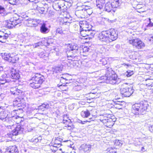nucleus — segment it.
<instances>
[{"mask_svg": "<svg viewBox=\"0 0 153 153\" xmlns=\"http://www.w3.org/2000/svg\"><path fill=\"white\" fill-rule=\"evenodd\" d=\"M81 147L83 149V151L85 152H87L88 151L90 150L91 149V145L88 144H83Z\"/></svg>", "mask_w": 153, "mask_h": 153, "instance_id": "nucleus-28", "label": "nucleus"}, {"mask_svg": "<svg viewBox=\"0 0 153 153\" xmlns=\"http://www.w3.org/2000/svg\"><path fill=\"white\" fill-rule=\"evenodd\" d=\"M133 87L127 83H124L120 86V93L124 97H129L133 93Z\"/></svg>", "mask_w": 153, "mask_h": 153, "instance_id": "nucleus-6", "label": "nucleus"}, {"mask_svg": "<svg viewBox=\"0 0 153 153\" xmlns=\"http://www.w3.org/2000/svg\"><path fill=\"white\" fill-rule=\"evenodd\" d=\"M56 33H59L61 35L65 34L67 33L68 31L65 30H62L61 28H57L56 31Z\"/></svg>", "mask_w": 153, "mask_h": 153, "instance_id": "nucleus-27", "label": "nucleus"}, {"mask_svg": "<svg viewBox=\"0 0 153 153\" xmlns=\"http://www.w3.org/2000/svg\"><path fill=\"white\" fill-rule=\"evenodd\" d=\"M53 74L57 73L62 71V68L60 67H55L52 69Z\"/></svg>", "mask_w": 153, "mask_h": 153, "instance_id": "nucleus-31", "label": "nucleus"}, {"mask_svg": "<svg viewBox=\"0 0 153 153\" xmlns=\"http://www.w3.org/2000/svg\"><path fill=\"white\" fill-rule=\"evenodd\" d=\"M6 36H0V42L2 43L5 42L8 37L9 34H6Z\"/></svg>", "mask_w": 153, "mask_h": 153, "instance_id": "nucleus-33", "label": "nucleus"}, {"mask_svg": "<svg viewBox=\"0 0 153 153\" xmlns=\"http://www.w3.org/2000/svg\"><path fill=\"white\" fill-rule=\"evenodd\" d=\"M107 151L110 153H115V152L114 149L112 147L108 148L107 149Z\"/></svg>", "mask_w": 153, "mask_h": 153, "instance_id": "nucleus-41", "label": "nucleus"}, {"mask_svg": "<svg viewBox=\"0 0 153 153\" xmlns=\"http://www.w3.org/2000/svg\"><path fill=\"white\" fill-rule=\"evenodd\" d=\"M39 108L41 109H43L44 108L48 109L49 107V104L45 103L42 104L41 105L39 106Z\"/></svg>", "mask_w": 153, "mask_h": 153, "instance_id": "nucleus-37", "label": "nucleus"}, {"mask_svg": "<svg viewBox=\"0 0 153 153\" xmlns=\"http://www.w3.org/2000/svg\"><path fill=\"white\" fill-rule=\"evenodd\" d=\"M149 107L147 101H142L139 103H136L132 106V112L135 114H143Z\"/></svg>", "mask_w": 153, "mask_h": 153, "instance_id": "nucleus-3", "label": "nucleus"}, {"mask_svg": "<svg viewBox=\"0 0 153 153\" xmlns=\"http://www.w3.org/2000/svg\"><path fill=\"white\" fill-rule=\"evenodd\" d=\"M81 115L83 118H87L90 116L91 114L89 111L87 110L85 111H82L81 112Z\"/></svg>", "mask_w": 153, "mask_h": 153, "instance_id": "nucleus-21", "label": "nucleus"}, {"mask_svg": "<svg viewBox=\"0 0 153 153\" xmlns=\"http://www.w3.org/2000/svg\"><path fill=\"white\" fill-rule=\"evenodd\" d=\"M44 80L45 78L43 76L36 74L32 78L30 85L34 88H38L41 87V85Z\"/></svg>", "mask_w": 153, "mask_h": 153, "instance_id": "nucleus-4", "label": "nucleus"}, {"mask_svg": "<svg viewBox=\"0 0 153 153\" xmlns=\"http://www.w3.org/2000/svg\"><path fill=\"white\" fill-rule=\"evenodd\" d=\"M6 34H8L7 33H5L3 31L0 30V36H6Z\"/></svg>", "mask_w": 153, "mask_h": 153, "instance_id": "nucleus-51", "label": "nucleus"}, {"mask_svg": "<svg viewBox=\"0 0 153 153\" xmlns=\"http://www.w3.org/2000/svg\"><path fill=\"white\" fill-rule=\"evenodd\" d=\"M143 5L141 4H138L137 5L136 7L137 9H138L139 10L143 9Z\"/></svg>", "mask_w": 153, "mask_h": 153, "instance_id": "nucleus-47", "label": "nucleus"}, {"mask_svg": "<svg viewBox=\"0 0 153 153\" xmlns=\"http://www.w3.org/2000/svg\"><path fill=\"white\" fill-rule=\"evenodd\" d=\"M148 25L150 27L153 26V23L151 22L150 20V23L148 24Z\"/></svg>", "mask_w": 153, "mask_h": 153, "instance_id": "nucleus-61", "label": "nucleus"}, {"mask_svg": "<svg viewBox=\"0 0 153 153\" xmlns=\"http://www.w3.org/2000/svg\"><path fill=\"white\" fill-rule=\"evenodd\" d=\"M126 73V76L127 77H130L134 74V72L133 71L128 70L127 71Z\"/></svg>", "mask_w": 153, "mask_h": 153, "instance_id": "nucleus-44", "label": "nucleus"}, {"mask_svg": "<svg viewBox=\"0 0 153 153\" xmlns=\"http://www.w3.org/2000/svg\"><path fill=\"white\" fill-rule=\"evenodd\" d=\"M107 60L105 58H100L98 62V63L100 64H102L103 65H105L107 64Z\"/></svg>", "mask_w": 153, "mask_h": 153, "instance_id": "nucleus-32", "label": "nucleus"}, {"mask_svg": "<svg viewBox=\"0 0 153 153\" xmlns=\"http://www.w3.org/2000/svg\"><path fill=\"white\" fill-rule=\"evenodd\" d=\"M14 21H15L16 25H17L18 24H19L21 22V20L19 18L18 19H15Z\"/></svg>", "mask_w": 153, "mask_h": 153, "instance_id": "nucleus-52", "label": "nucleus"}, {"mask_svg": "<svg viewBox=\"0 0 153 153\" xmlns=\"http://www.w3.org/2000/svg\"><path fill=\"white\" fill-rule=\"evenodd\" d=\"M5 153H18V149L15 146H10L6 149Z\"/></svg>", "mask_w": 153, "mask_h": 153, "instance_id": "nucleus-12", "label": "nucleus"}, {"mask_svg": "<svg viewBox=\"0 0 153 153\" xmlns=\"http://www.w3.org/2000/svg\"><path fill=\"white\" fill-rule=\"evenodd\" d=\"M94 120L92 118H89L88 120H86V121L87 122H90L91 121H93Z\"/></svg>", "mask_w": 153, "mask_h": 153, "instance_id": "nucleus-57", "label": "nucleus"}, {"mask_svg": "<svg viewBox=\"0 0 153 153\" xmlns=\"http://www.w3.org/2000/svg\"><path fill=\"white\" fill-rule=\"evenodd\" d=\"M7 27L10 28H13L16 26L15 21L12 19H11V20L8 22L7 25Z\"/></svg>", "mask_w": 153, "mask_h": 153, "instance_id": "nucleus-26", "label": "nucleus"}, {"mask_svg": "<svg viewBox=\"0 0 153 153\" xmlns=\"http://www.w3.org/2000/svg\"><path fill=\"white\" fill-rule=\"evenodd\" d=\"M146 85H148L149 88L153 87V79H147L146 80Z\"/></svg>", "mask_w": 153, "mask_h": 153, "instance_id": "nucleus-30", "label": "nucleus"}, {"mask_svg": "<svg viewBox=\"0 0 153 153\" xmlns=\"http://www.w3.org/2000/svg\"><path fill=\"white\" fill-rule=\"evenodd\" d=\"M19 18L21 20H28L27 19L28 16L25 14L19 16Z\"/></svg>", "mask_w": 153, "mask_h": 153, "instance_id": "nucleus-38", "label": "nucleus"}, {"mask_svg": "<svg viewBox=\"0 0 153 153\" xmlns=\"http://www.w3.org/2000/svg\"><path fill=\"white\" fill-rule=\"evenodd\" d=\"M11 77L16 80H18L20 77L19 71L14 69H12L11 71Z\"/></svg>", "mask_w": 153, "mask_h": 153, "instance_id": "nucleus-11", "label": "nucleus"}, {"mask_svg": "<svg viewBox=\"0 0 153 153\" xmlns=\"http://www.w3.org/2000/svg\"><path fill=\"white\" fill-rule=\"evenodd\" d=\"M62 139L60 138L57 137L55 140L54 142L56 143L58 146L61 145V142L62 141Z\"/></svg>", "mask_w": 153, "mask_h": 153, "instance_id": "nucleus-36", "label": "nucleus"}, {"mask_svg": "<svg viewBox=\"0 0 153 153\" xmlns=\"http://www.w3.org/2000/svg\"><path fill=\"white\" fill-rule=\"evenodd\" d=\"M39 56L41 58L45 59L48 56V54L45 53L44 52H41L39 54Z\"/></svg>", "mask_w": 153, "mask_h": 153, "instance_id": "nucleus-39", "label": "nucleus"}, {"mask_svg": "<svg viewBox=\"0 0 153 153\" xmlns=\"http://www.w3.org/2000/svg\"><path fill=\"white\" fill-rule=\"evenodd\" d=\"M66 19H67L66 17L65 19H64L63 22H62V23L63 25H67L68 26L70 23V21H66Z\"/></svg>", "mask_w": 153, "mask_h": 153, "instance_id": "nucleus-43", "label": "nucleus"}, {"mask_svg": "<svg viewBox=\"0 0 153 153\" xmlns=\"http://www.w3.org/2000/svg\"><path fill=\"white\" fill-rule=\"evenodd\" d=\"M89 48L88 47L85 46L84 47L82 50V53H83V54L82 55L84 56H86L87 54L86 53L89 51Z\"/></svg>", "mask_w": 153, "mask_h": 153, "instance_id": "nucleus-34", "label": "nucleus"}, {"mask_svg": "<svg viewBox=\"0 0 153 153\" xmlns=\"http://www.w3.org/2000/svg\"><path fill=\"white\" fill-rule=\"evenodd\" d=\"M10 81L9 78L6 74L2 75L0 78V81H5V82H9Z\"/></svg>", "mask_w": 153, "mask_h": 153, "instance_id": "nucleus-23", "label": "nucleus"}, {"mask_svg": "<svg viewBox=\"0 0 153 153\" xmlns=\"http://www.w3.org/2000/svg\"><path fill=\"white\" fill-rule=\"evenodd\" d=\"M138 10L137 11L138 12H145L146 11V10H145L144 9H140V10Z\"/></svg>", "mask_w": 153, "mask_h": 153, "instance_id": "nucleus-59", "label": "nucleus"}, {"mask_svg": "<svg viewBox=\"0 0 153 153\" xmlns=\"http://www.w3.org/2000/svg\"><path fill=\"white\" fill-rule=\"evenodd\" d=\"M79 47L77 44H69L66 51L68 59L73 61L79 60Z\"/></svg>", "mask_w": 153, "mask_h": 153, "instance_id": "nucleus-2", "label": "nucleus"}, {"mask_svg": "<svg viewBox=\"0 0 153 153\" xmlns=\"http://www.w3.org/2000/svg\"><path fill=\"white\" fill-rule=\"evenodd\" d=\"M66 126H65V127H70V128H68L69 130H71V128H73V126L71 124V122L70 123H66Z\"/></svg>", "mask_w": 153, "mask_h": 153, "instance_id": "nucleus-46", "label": "nucleus"}, {"mask_svg": "<svg viewBox=\"0 0 153 153\" xmlns=\"http://www.w3.org/2000/svg\"><path fill=\"white\" fill-rule=\"evenodd\" d=\"M106 74L107 75V80L109 83L112 84H118L121 82L122 79L119 78L116 74H114V72L111 68H107Z\"/></svg>", "mask_w": 153, "mask_h": 153, "instance_id": "nucleus-5", "label": "nucleus"}, {"mask_svg": "<svg viewBox=\"0 0 153 153\" xmlns=\"http://www.w3.org/2000/svg\"><path fill=\"white\" fill-rule=\"evenodd\" d=\"M117 33L114 29H111L108 30L103 31L99 34V39L103 42L108 43L114 41L117 38Z\"/></svg>", "mask_w": 153, "mask_h": 153, "instance_id": "nucleus-1", "label": "nucleus"}, {"mask_svg": "<svg viewBox=\"0 0 153 153\" xmlns=\"http://www.w3.org/2000/svg\"><path fill=\"white\" fill-rule=\"evenodd\" d=\"M63 122L64 123H71V121L70 119L68 118H67V119L66 120H65L64 118L63 120Z\"/></svg>", "mask_w": 153, "mask_h": 153, "instance_id": "nucleus-48", "label": "nucleus"}, {"mask_svg": "<svg viewBox=\"0 0 153 153\" xmlns=\"http://www.w3.org/2000/svg\"><path fill=\"white\" fill-rule=\"evenodd\" d=\"M53 7L54 9L57 11L61 10L60 6L59 4L58 1L54 3L53 4Z\"/></svg>", "mask_w": 153, "mask_h": 153, "instance_id": "nucleus-29", "label": "nucleus"}, {"mask_svg": "<svg viewBox=\"0 0 153 153\" xmlns=\"http://www.w3.org/2000/svg\"><path fill=\"white\" fill-rule=\"evenodd\" d=\"M40 32L43 34L48 33L49 31V29L46 26V25L43 23L40 27Z\"/></svg>", "mask_w": 153, "mask_h": 153, "instance_id": "nucleus-14", "label": "nucleus"}, {"mask_svg": "<svg viewBox=\"0 0 153 153\" xmlns=\"http://www.w3.org/2000/svg\"><path fill=\"white\" fill-rule=\"evenodd\" d=\"M60 146H58V145L57 144H56V143H54V144H53V147H56V148L59 147Z\"/></svg>", "mask_w": 153, "mask_h": 153, "instance_id": "nucleus-62", "label": "nucleus"}, {"mask_svg": "<svg viewBox=\"0 0 153 153\" xmlns=\"http://www.w3.org/2000/svg\"><path fill=\"white\" fill-rule=\"evenodd\" d=\"M10 90L11 94L14 95H19L22 93L21 91L16 87L11 88Z\"/></svg>", "mask_w": 153, "mask_h": 153, "instance_id": "nucleus-17", "label": "nucleus"}, {"mask_svg": "<svg viewBox=\"0 0 153 153\" xmlns=\"http://www.w3.org/2000/svg\"><path fill=\"white\" fill-rule=\"evenodd\" d=\"M96 6L100 9H102L104 4L105 3V0H96Z\"/></svg>", "mask_w": 153, "mask_h": 153, "instance_id": "nucleus-16", "label": "nucleus"}, {"mask_svg": "<svg viewBox=\"0 0 153 153\" xmlns=\"http://www.w3.org/2000/svg\"><path fill=\"white\" fill-rule=\"evenodd\" d=\"M68 80L64 77L63 76H62L60 78V82L61 83H68V82H66V81H68Z\"/></svg>", "mask_w": 153, "mask_h": 153, "instance_id": "nucleus-42", "label": "nucleus"}, {"mask_svg": "<svg viewBox=\"0 0 153 153\" xmlns=\"http://www.w3.org/2000/svg\"><path fill=\"white\" fill-rule=\"evenodd\" d=\"M85 12L88 15H90L92 13V9H91L88 10V11H87Z\"/></svg>", "mask_w": 153, "mask_h": 153, "instance_id": "nucleus-54", "label": "nucleus"}, {"mask_svg": "<svg viewBox=\"0 0 153 153\" xmlns=\"http://www.w3.org/2000/svg\"><path fill=\"white\" fill-rule=\"evenodd\" d=\"M121 2V0H112L111 3L112 7L114 8L117 7L120 5Z\"/></svg>", "mask_w": 153, "mask_h": 153, "instance_id": "nucleus-18", "label": "nucleus"}, {"mask_svg": "<svg viewBox=\"0 0 153 153\" xmlns=\"http://www.w3.org/2000/svg\"><path fill=\"white\" fill-rule=\"evenodd\" d=\"M39 11L41 13H42L45 11L44 8H41L39 10Z\"/></svg>", "mask_w": 153, "mask_h": 153, "instance_id": "nucleus-56", "label": "nucleus"}, {"mask_svg": "<svg viewBox=\"0 0 153 153\" xmlns=\"http://www.w3.org/2000/svg\"><path fill=\"white\" fill-rule=\"evenodd\" d=\"M33 141L34 142H37L39 141L38 140V139L36 138L34 139L33 140Z\"/></svg>", "mask_w": 153, "mask_h": 153, "instance_id": "nucleus-63", "label": "nucleus"}, {"mask_svg": "<svg viewBox=\"0 0 153 153\" xmlns=\"http://www.w3.org/2000/svg\"><path fill=\"white\" fill-rule=\"evenodd\" d=\"M53 41V40L52 39H48L47 41V45L46 46L49 45L51 44H52Z\"/></svg>", "mask_w": 153, "mask_h": 153, "instance_id": "nucleus-45", "label": "nucleus"}, {"mask_svg": "<svg viewBox=\"0 0 153 153\" xmlns=\"http://www.w3.org/2000/svg\"><path fill=\"white\" fill-rule=\"evenodd\" d=\"M100 120L101 122H102L104 124L108 125L109 122H112V119L111 118H108L107 117V114L101 115L99 117Z\"/></svg>", "mask_w": 153, "mask_h": 153, "instance_id": "nucleus-10", "label": "nucleus"}, {"mask_svg": "<svg viewBox=\"0 0 153 153\" xmlns=\"http://www.w3.org/2000/svg\"><path fill=\"white\" fill-rule=\"evenodd\" d=\"M149 40L150 42L153 43V35H150L149 37Z\"/></svg>", "mask_w": 153, "mask_h": 153, "instance_id": "nucleus-53", "label": "nucleus"}, {"mask_svg": "<svg viewBox=\"0 0 153 153\" xmlns=\"http://www.w3.org/2000/svg\"><path fill=\"white\" fill-rule=\"evenodd\" d=\"M42 42H39L37 43H36L34 44L33 45V46L34 48H36L38 46H40L42 45Z\"/></svg>", "mask_w": 153, "mask_h": 153, "instance_id": "nucleus-50", "label": "nucleus"}, {"mask_svg": "<svg viewBox=\"0 0 153 153\" xmlns=\"http://www.w3.org/2000/svg\"><path fill=\"white\" fill-rule=\"evenodd\" d=\"M8 112L7 111L3 109L1 107H0V120L3 122H6L12 125L13 126V119L14 116L9 117L8 116Z\"/></svg>", "mask_w": 153, "mask_h": 153, "instance_id": "nucleus-7", "label": "nucleus"}, {"mask_svg": "<svg viewBox=\"0 0 153 153\" xmlns=\"http://www.w3.org/2000/svg\"><path fill=\"white\" fill-rule=\"evenodd\" d=\"M86 31L87 27H86L84 29H82V30H81L80 31L81 35L83 37H86Z\"/></svg>", "mask_w": 153, "mask_h": 153, "instance_id": "nucleus-35", "label": "nucleus"}, {"mask_svg": "<svg viewBox=\"0 0 153 153\" xmlns=\"http://www.w3.org/2000/svg\"><path fill=\"white\" fill-rule=\"evenodd\" d=\"M85 12L81 8L76 10L75 12V14L78 18L82 17V15Z\"/></svg>", "mask_w": 153, "mask_h": 153, "instance_id": "nucleus-22", "label": "nucleus"}, {"mask_svg": "<svg viewBox=\"0 0 153 153\" xmlns=\"http://www.w3.org/2000/svg\"><path fill=\"white\" fill-rule=\"evenodd\" d=\"M12 54H11L10 53H4V54L2 55V57L5 60L9 62V59H10V57L11 56Z\"/></svg>", "mask_w": 153, "mask_h": 153, "instance_id": "nucleus-25", "label": "nucleus"}, {"mask_svg": "<svg viewBox=\"0 0 153 153\" xmlns=\"http://www.w3.org/2000/svg\"><path fill=\"white\" fill-rule=\"evenodd\" d=\"M5 11L4 8L1 6L0 5V14L2 13Z\"/></svg>", "mask_w": 153, "mask_h": 153, "instance_id": "nucleus-49", "label": "nucleus"}, {"mask_svg": "<svg viewBox=\"0 0 153 153\" xmlns=\"http://www.w3.org/2000/svg\"><path fill=\"white\" fill-rule=\"evenodd\" d=\"M86 36H91L90 37H92L95 34V32L94 31L91 30V29H89L88 27H87V31H86Z\"/></svg>", "mask_w": 153, "mask_h": 153, "instance_id": "nucleus-24", "label": "nucleus"}, {"mask_svg": "<svg viewBox=\"0 0 153 153\" xmlns=\"http://www.w3.org/2000/svg\"><path fill=\"white\" fill-rule=\"evenodd\" d=\"M129 42L130 44L138 49L143 48L145 46L144 43L139 39L135 38L129 39Z\"/></svg>", "mask_w": 153, "mask_h": 153, "instance_id": "nucleus-8", "label": "nucleus"}, {"mask_svg": "<svg viewBox=\"0 0 153 153\" xmlns=\"http://www.w3.org/2000/svg\"><path fill=\"white\" fill-rule=\"evenodd\" d=\"M24 128L22 126L18 125L13 129L11 132L8 134V136L12 138L13 135H17L22 134L24 131Z\"/></svg>", "mask_w": 153, "mask_h": 153, "instance_id": "nucleus-9", "label": "nucleus"}, {"mask_svg": "<svg viewBox=\"0 0 153 153\" xmlns=\"http://www.w3.org/2000/svg\"><path fill=\"white\" fill-rule=\"evenodd\" d=\"M59 5L60 6L61 10L65 11L67 7V5L68 4V2L65 1L64 0H59L58 1Z\"/></svg>", "mask_w": 153, "mask_h": 153, "instance_id": "nucleus-13", "label": "nucleus"}, {"mask_svg": "<svg viewBox=\"0 0 153 153\" xmlns=\"http://www.w3.org/2000/svg\"><path fill=\"white\" fill-rule=\"evenodd\" d=\"M15 102L17 103V104H20L21 103V100L20 99H16L15 100Z\"/></svg>", "mask_w": 153, "mask_h": 153, "instance_id": "nucleus-55", "label": "nucleus"}, {"mask_svg": "<svg viewBox=\"0 0 153 153\" xmlns=\"http://www.w3.org/2000/svg\"><path fill=\"white\" fill-rule=\"evenodd\" d=\"M7 82H5V81H0V87L1 86V85L4 84Z\"/></svg>", "mask_w": 153, "mask_h": 153, "instance_id": "nucleus-60", "label": "nucleus"}, {"mask_svg": "<svg viewBox=\"0 0 153 153\" xmlns=\"http://www.w3.org/2000/svg\"><path fill=\"white\" fill-rule=\"evenodd\" d=\"M81 7L84 12L87 11H88V10L91 9V8H90V7L85 5H82Z\"/></svg>", "mask_w": 153, "mask_h": 153, "instance_id": "nucleus-40", "label": "nucleus"}, {"mask_svg": "<svg viewBox=\"0 0 153 153\" xmlns=\"http://www.w3.org/2000/svg\"><path fill=\"white\" fill-rule=\"evenodd\" d=\"M115 47L116 48H120V45L119 44H117L116 45Z\"/></svg>", "mask_w": 153, "mask_h": 153, "instance_id": "nucleus-64", "label": "nucleus"}, {"mask_svg": "<svg viewBox=\"0 0 153 153\" xmlns=\"http://www.w3.org/2000/svg\"><path fill=\"white\" fill-rule=\"evenodd\" d=\"M40 20L37 19H32L29 20V23L31 24L30 26L31 27H36L38 25V24L40 22Z\"/></svg>", "mask_w": 153, "mask_h": 153, "instance_id": "nucleus-15", "label": "nucleus"}, {"mask_svg": "<svg viewBox=\"0 0 153 153\" xmlns=\"http://www.w3.org/2000/svg\"><path fill=\"white\" fill-rule=\"evenodd\" d=\"M19 57L17 55L14 56L13 54H12L10 59H9V62L15 63L18 60Z\"/></svg>", "mask_w": 153, "mask_h": 153, "instance_id": "nucleus-19", "label": "nucleus"}, {"mask_svg": "<svg viewBox=\"0 0 153 153\" xmlns=\"http://www.w3.org/2000/svg\"><path fill=\"white\" fill-rule=\"evenodd\" d=\"M112 8L113 7L110 2H107L105 4V11L110 12L112 10Z\"/></svg>", "mask_w": 153, "mask_h": 153, "instance_id": "nucleus-20", "label": "nucleus"}, {"mask_svg": "<svg viewBox=\"0 0 153 153\" xmlns=\"http://www.w3.org/2000/svg\"><path fill=\"white\" fill-rule=\"evenodd\" d=\"M149 130L151 132H153V125L152 126L149 127Z\"/></svg>", "mask_w": 153, "mask_h": 153, "instance_id": "nucleus-58", "label": "nucleus"}]
</instances>
